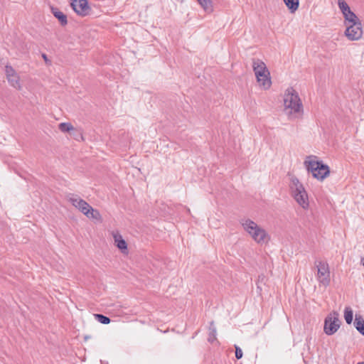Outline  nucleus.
Returning <instances> with one entry per match:
<instances>
[{
	"mask_svg": "<svg viewBox=\"0 0 364 364\" xmlns=\"http://www.w3.org/2000/svg\"><path fill=\"white\" fill-rule=\"evenodd\" d=\"M284 111L289 119L301 118L303 114V105L296 91L289 87L284 97Z\"/></svg>",
	"mask_w": 364,
	"mask_h": 364,
	"instance_id": "f257e3e1",
	"label": "nucleus"
},
{
	"mask_svg": "<svg viewBox=\"0 0 364 364\" xmlns=\"http://www.w3.org/2000/svg\"><path fill=\"white\" fill-rule=\"evenodd\" d=\"M304 164L308 172L312 173L314 178L323 181L330 174V168L322 161H318L317 156L311 155L306 157Z\"/></svg>",
	"mask_w": 364,
	"mask_h": 364,
	"instance_id": "f03ea898",
	"label": "nucleus"
},
{
	"mask_svg": "<svg viewBox=\"0 0 364 364\" xmlns=\"http://www.w3.org/2000/svg\"><path fill=\"white\" fill-rule=\"evenodd\" d=\"M289 188L291 196L304 209L308 208L309 205L308 194L299 180L294 176L290 178Z\"/></svg>",
	"mask_w": 364,
	"mask_h": 364,
	"instance_id": "7ed1b4c3",
	"label": "nucleus"
},
{
	"mask_svg": "<svg viewBox=\"0 0 364 364\" xmlns=\"http://www.w3.org/2000/svg\"><path fill=\"white\" fill-rule=\"evenodd\" d=\"M252 68L259 85L264 90L269 89L271 87L272 81L269 71L265 63L260 59L254 58L252 60Z\"/></svg>",
	"mask_w": 364,
	"mask_h": 364,
	"instance_id": "20e7f679",
	"label": "nucleus"
},
{
	"mask_svg": "<svg viewBox=\"0 0 364 364\" xmlns=\"http://www.w3.org/2000/svg\"><path fill=\"white\" fill-rule=\"evenodd\" d=\"M341 323L339 314L336 311H332L325 318L324 332L328 336L334 334L340 328Z\"/></svg>",
	"mask_w": 364,
	"mask_h": 364,
	"instance_id": "39448f33",
	"label": "nucleus"
},
{
	"mask_svg": "<svg viewBox=\"0 0 364 364\" xmlns=\"http://www.w3.org/2000/svg\"><path fill=\"white\" fill-rule=\"evenodd\" d=\"M317 267V277L319 282L326 287L330 284V271L328 264L326 262L317 260L315 262Z\"/></svg>",
	"mask_w": 364,
	"mask_h": 364,
	"instance_id": "423d86ee",
	"label": "nucleus"
},
{
	"mask_svg": "<svg viewBox=\"0 0 364 364\" xmlns=\"http://www.w3.org/2000/svg\"><path fill=\"white\" fill-rule=\"evenodd\" d=\"M345 35L350 41H358L363 36L361 22L347 25Z\"/></svg>",
	"mask_w": 364,
	"mask_h": 364,
	"instance_id": "0eeeda50",
	"label": "nucleus"
},
{
	"mask_svg": "<svg viewBox=\"0 0 364 364\" xmlns=\"http://www.w3.org/2000/svg\"><path fill=\"white\" fill-rule=\"evenodd\" d=\"M70 6L78 16H86L90 14L91 8L87 0H71Z\"/></svg>",
	"mask_w": 364,
	"mask_h": 364,
	"instance_id": "6e6552de",
	"label": "nucleus"
},
{
	"mask_svg": "<svg viewBox=\"0 0 364 364\" xmlns=\"http://www.w3.org/2000/svg\"><path fill=\"white\" fill-rule=\"evenodd\" d=\"M68 200L76 208H77L82 213H87L90 205L87 203L85 200L80 198L77 195L69 193L67 196Z\"/></svg>",
	"mask_w": 364,
	"mask_h": 364,
	"instance_id": "1a4fd4ad",
	"label": "nucleus"
},
{
	"mask_svg": "<svg viewBox=\"0 0 364 364\" xmlns=\"http://www.w3.org/2000/svg\"><path fill=\"white\" fill-rule=\"evenodd\" d=\"M251 237L257 243H264L267 241L268 235L266 231L257 225V228L250 235Z\"/></svg>",
	"mask_w": 364,
	"mask_h": 364,
	"instance_id": "9d476101",
	"label": "nucleus"
},
{
	"mask_svg": "<svg viewBox=\"0 0 364 364\" xmlns=\"http://www.w3.org/2000/svg\"><path fill=\"white\" fill-rule=\"evenodd\" d=\"M50 9L52 14L59 21L61 26H65L68 24L67 16L65 14L59 11L56 7L51 6Z\"/></svg>",
	"mask_w": 364,
	"mask_h": 364,
	"instance_id": "9b49d317",
	"label": "nucleus"
},
{
	"mask_svg": "<svg viewBox=\"0 0 364 364\" xmlns=\"http://www.w3.org/2000/svg\"><path fill=\"white\" fill-rule=\"evenodd\" d=\"M114 244L122 252L127 250V244L119 233L113 234Z\"/></svg>",
	"mask_w": 364,
	"mask_h": 364,
	"instance_id": "f8f14e48",
	"label": "nucleus"
},
{
	"mask_svg": "<svg viewBox=\"0 0 364 364\" xmlns=\"http://www.w3.org/2000/svg\"><path fill=\"white\" fill-rule=\"evenodd\" d=\"M241 225L244 230L250 235L257 228V223L250 219H245L241 221Z\"/></svg>",
	"mask_w": 364,
	"mask_h": 364,
	"instance_id": "ddd939ff",
	"label": "nucleus"
},
{
	"mask_svg": "<svg viewBox=\"0 0 364 364\" xmlns=\"http://www.w3.org/2000/svg\"><path fill=\"white\" fill-rule=\"evenodd\" d=\"M346 24L349 25L352 23H355L357 22H361L358 17L356 16V14L353 12L350 9L346 13H344L343 14Z\"/></svg>",
	"mask_w": 364,
	"mask_h": 364,
	"instance_id": "4468645a",
	"label": "nucleus"
},
{
	"mask_svg": "<svg viewBox=\"0 0 364 364\" xmlns=\"http://www.w3.org/2000/svg\"><path fill=\"white\" fill-rule=\"evenodd\" d=\"M353 325L356 330L364 336V319L361 315L355 314Z\"/></svg>",
	"mask_w": 364,
	"mask_h": 364,
	"instance_id": "2eb2a0df",
	"label": "nucleus"
},
{
	"mask_svg": "<svg viewBox=\"0 0 364 364\" xmlns=\"http://www.w3.org/2000/svg\"><path fill=\"white\" fill-rule=\"evenodd\" d=\"M88 208V213L84 214L86 217H87L90 219H93L99 221L102 220V216L97 210L94 209L91 205L90 208Z\"/></svg>",
	"mask_w": 364,
	"mask_h": 364,
	"instance_id": "dca6fc26",
	"label": "nucleus"
},
{
	"mask_svg": "<svg viewBox=\"0 0 364 364\" xmlns=\"http://www.w3.org/2000/svg\"><path fill=\"white\" fill-rule=\"evenodd\" d=\"M9 84L17 90L21 89V85L20 84V77L18 74L14 75L11 77H6Z\"/></svg>",
	"mask_w": 364,
	"mask_h": 364,
	"instance_id": "f3484780",
	"label": "nucleus"
},
{
	"mask_svg": "<svg viewBox=\"0 0 364 364\" xmlns=\"http://www.w3.org/2000/svg\"><path fill=\"white\" fill-rule=\"evenodd\" d=\"M291 13H294L299 8V0H283Z\"/></svg>",
	"mask_w": 364,
	"mask_h": 364,
	"instance_id": "a211bd4d",
	"label": "nucleus"
},
{
	"mask_svg": "<svg viewBox=\"0 0 364 364\" xmlns=\"http://www.w3.org/2000/svg\"><path fill=\"white\" fill-rule=\"evenodd\" d=\"M343 316L347 324L352 323L353 320V311L350 306H346Z\"/></svg>",
	"mask_w": 364,
	"mask_h": 364,
	"instance_id": "6ab92c4d",
	"label": "nucleus"
},
{
	"mask_svg": "<svg viewBox=\"0 0 364 364\" xmlns=\"http://www.w3.org/2000/svg\"><path fill=\"white\" fill-rule=\"evenodd\" d=\"M216 340V328L214 326V322L211 321L209 326V333L208 341L210 343H213Z\"/></svg>",
	"mask_w": 364,
	"mask_h": 364,
	"instance_id": "aec40b11",
	"label": "nucleus"
},
{
	"mask_svg": "<svg viewBox=\"0 0 364 364\" xmlns=\"http://www.w3.org/2000/svg\"><path fill=\"white\" fill-rule=\"evenodd\" d=\"M205 11L211 12L213 6L211 0H197Z\"/></svg>",
	"mask_w": 364,
	"mask_h": 364,
	"instance_id": "412c9836",
	"label": "nucleus"
},
{
	"mask_svg": "<svg viewBox=\"0 0 364 364\" xmlns=\"http://www.w3.org/2000/svg\"><path fill=\"white\" fill-rule=\"evenodd\" d=\"M58 128L62 132L70 133L72 130H74V127L69 122H62L59 124Z\"/></svg>",
	"mask_w": 364,
	"mask_h": 364,
	"instance_id": "4be33fe9",
	"label": "nucleus"
},
{
	"mask_svg": "<svg viewBox=\"0 0 364 364\" xmlns=\"http://www.w3.org/2000/svg\"><path fill=\"white\" fill-rule=\"evenodd\" d=\"M94 316L97 321L102 324H109L111 322V319L108 316H106L103 314H94Z\"/></svg>",
	"mask_w": 364,
	"mask_h": 364,
	"instance_id": "5701e85b",
	"label": "nucleus"
},
{
	"mask_svg": "<svg viewBox=\"0 0 364 364\" xmlns=\"http://www.w3.org/2000/svg\"><path fill=\"white\" fill-rule=\"evenodd\" d=\"M70 134L77 141H82V140H84L82 132L81 129H75L74 127V130L71 131Z\"/></svg>",
	"mask_w": 364,
	"mask_h": 364,
	"instance_id": "b1692460",
	"label": "nucleus"
},
{
	"mask_svg": "<svg viewBox=\"0 0 364 364\" xmlns=\"http://www.w3.org/2000/svg\"><path fill=\"white\" fill-rule=\"evenodd\" d=\"M338 5L343 14L350 9L348 4L344 0H338Z\"/></svg>",
	"mask_w": 364,
	"mask_h": 364,
	"instance_id": "393cba45",
	"label": "nucleus"
},
{
	"mask_svg": "<svg viewBox=\"0 0 364 364\" xmlns=\"http://www.w3.org/2000/svg\"><path fill=\"white\" fill-rule=\"evenodd\" d=\"M5 73H6V77H11L14 75L17 74V73L15 71V70L11 65H6L5 67Z\"/></svg>",
	"mask_w": 364,
	"mask_h": 364,
	"instance_id": "a878e982",
	"label": "nucleus"
},
{
	"mask_svg": "<svg viewBox=\"0 0 364 364\" xmlns=\"http://www.w3.org/2000/svg\"><path fill=\"white\" fill-rule=\"evenodd\" d=\"M242 351L241 350V348L237 346H235V358L239 360L240 358H242Z\"/></svg>",
	"mask_w": 364,
	"mask_h": 364,
	"instance_id": "bb28decb",
	"label": "nucleus"
},
{
	"mask_svg": "<svg viewBox=\"0 0 364 364\" xmlns=\"http://www.w3.org/2000/svg\"><path fill=\"white\" fill-rule=\"evenodd\" d=\"M43 58L45 60V61L47 63L48 61L47 55L46 54H42Z\"/></svg>",
	"mask_w": 364,
	"mask_h": 364,
	"instance_id": "cd10ccee",
	"label": "nucleus"
},
{
	"mask_svg": "<svg viewBox=\"0 0 364 364\" xmlns=\"http://www.w3.org/2000/svg\"><path fill=\"white\" fill-rule=\"evenodd\" d=\"M361 264L364 267V257H362L360 259Z\"/></svg>",
	"mask_w": 364,
	"mask_h": 364,
	"instance_id": "c85d7f7f",
	"label": "nucleus"
},
{
	"mask_svg": "<svg viewBox=\"0 0 364 364\" xmlns=\"http://www.w3.org/2000/svg\"><path fill=\"white\" fill-rule=\"evenodd\" d=\"M357 364H364V362H360V363H358Z\"/></svg>",
	"mask_w": 364,
	"mask_h": 364,
	"instance_id": "c756f323",
	"label": "nucleus"
}]
</instances>
